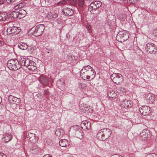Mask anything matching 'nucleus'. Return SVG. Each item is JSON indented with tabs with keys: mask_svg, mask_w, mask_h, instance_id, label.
I'll return each mask as SVG.
<instances>
[{
	"mask_svg": "<svg viewBox=\"0 0 157 157\" xmlns=\"http://www.w3.org/2000/svg\"><path fill=\"white\" fill-rule=\"evenodd\" d=\"M2 101V98L1 97H0V103Z\"/></svg>",
	"mask_w": 157,
	"mask_h": 157,
	"instance_id": "obj_49",
	"label": "nucleus"
},
{
	"mask_svg": "<svg viewBox=\"0 0 157 157\" xmlns=\"http://www.w3.org/2000/svg\"><path fill=\"white\" fill-rule=\"evenodd\" d=\"M84 5V0H78V6L81 8L83 7Z\"/></svg>",
	"mask_w": 157,
	"mask_h": 157,
	"instance_id": "obj_34",
	"label": "nucleus"
},
{
	"mask_svg": "<svg viewBox=\"0 0 157 157\" xmlns=\"http://www.w3.org/2000/svg\"><path fill=\"white\" fill-rule=\"evenodd\" d=\"M129 37L127 31L125 30L120 31L117 36V40L120 42H123L127 40Z\"/></svg>",
	"mask_w": 157,
	"mask_h": 157,
	"instance_id": "obj_7",
	"label": "nucleus"
},
{
	"mask_svg": "<svg viewBox=\"0 0 157 157\" xmlns=\"http://www.w3.org/2000/svg\"><path fill=\"white\" fill-rule=\"evenodd\" d=\"M39 147L37 145L34 144L31 147L30 152L33 154L37 153L39 151Z\"/></svg>",
	"mask_w": 157,
	"mask_h": 157,
	"instance_id": "obj_22",
	"label": "nucleus"
},
{
	"mask_svg": "<svg viewBox=\"0 0 157 157\" xmlns=\"http://www.w3.org/2000/svg\"><path fill=\"white\" fill-rule=\"evenodd\" d=\"M79 126L75 125L71 127L68 131L69 134L72 136L76 135V136L80 139L82 137V133L79 131Z\"/></svg>",
	"mask_w": 157,
	"mask_h": 157,
	"instance_id": "obj_4",
	"label": "nucleus"
},
{
	"mask_svg": "<svg viewBox=\"0 0 157 157\" xmlns=\"http://www.w3.org/2000/svg\"><path fill=\"white\" fill-rule=\"evenodd\" d=\"M95 75L94 70L90 65L85 66L80 71V76L85 80H91L95 77Z\"/></svg>",
	"mask_w": 157,
	"mask_h": 157,
	"instance_id": "obj_1",
	"label": "nucleus"
},
{
	"mask_svg": "<svg viewBox=\"0 0 157 157\" xmlns=\"http://www.w3.org/2000/svg\"><path fill=\"white\" fill-rule=\"evenodd\" d=\"M0 157H7L6 155L3 153L0 152Z\"/></svg>",
	"mask_w": 157,
	"mask_h": 157,
	"instance_id": "obj_39",
	"label": "nucleus"
},
{
	"mask_svg": "<svg viewBox=\"0 0 157 157\" xmlns=\"http://www.w3.org/2000/svg\"><path fill=\"white\" fill-rule=\"evenodd\" d=\"M101 5V3L99 1H96L91 3L89 7L90 10H92L99 8Z\"/></svg>",
	"mask_w": 157,
	"mask_h": 157,
	"instance_id": "obj_10",
	"label": "nucleus"
},
{
	"mask_svg": "<svg viewBox=\"0 0 157 157\" xmlns=\"http://www.w3.org/2000/svg\"><path fill=\"white\" fill-rule=\"evenodd\" d=\"M111 134V131L109 128H105L100 130L97 134L98 138L104 140L108 138Z\"/></svg>",
	"mask_w": 157,
	"mask_h": 157,
	"instance_id": "obj_2",
	"label": "nucleus"
},
{
	"mask_svg": "<svg viewBox=\"0 0 157 157\" xmlns=\"http://www.w3.org/2000/svg\"><path fill=\"white\" fill-rule=\"evenodd\" d=\"M155 140H156V141L157 142V136H156V138Z\"/></svg>",
	"mask_w": 157,
	"mask_h": 157,
	"instance_id": "obj_50",
	"label": "nucleus"
},
{
	"mask_svg": "<svg viewBox=\"0 0 157 157\" xmlns=\"http://www.w3.org/2000/svg\"><path fill=\"white\" fill-rule=\"evenodd\" d=\"M12 135L10 133H6L3 135L2 140L5 143H7L12 139Z\"/></svg>",
	"mask_w": 157,
	"mask_h": 157,
	"instance_id": "obj_17",
	"label": "nucleus"
},
{
	"mask_svg": "<svg viewBox=\"0 0 157 157\" xmlns=\"http://www.w3.org/2000/svg\"><path fill=\"white\" fill-rule=\"evenodd\" d=\"M150 107L147 106H143L139 109L140 113L144 116L148 115L150 112Z\"/></svg>",
	"mask_w": 157,
	"mask_h": 157,
	"instance_id": "obj_11",
	"label": "nucleus"
},
{
	"mask_svg": "<svg viewBox=\"0 0 157 157\" xmlns=\"http://www.w3.org/2000/svg\"><path fill=\"white\" fill-rule=\"evenodd\" d=\"M71 157H74L73 155H71Z\"/></svg>",
	"mask_w": 157,
	"mask_h": 157,
	"instance_id": "obj_51",
	"label": "nucleus"
},
{
	"mask_svg": "<svg viewBox=\"0 0 157 157\" xmlns=\"http://www.w3.org/2000/svg\"><path fill=\"white\" fill-rule=\"evenodd\" d=\"M20 60V63L22 66H26L27 68L30 64V63L31 61L28 58H25L23 57H21Z\"/></svg>",
	"mask_w": 157,
	"mask_h": 157,
	"instance_id": "obj_14",
	"label": "nucleus"
},
{
	"mask_svg": "<svg viewBox=\"0 0 157 157\" xmlns=\"http://www.w3.org/2000/svg\"><path fill=\"white\" fill-rule=\"evenodd\" d=\"M134 155L133 154H130L128 155L127 157H133Z\"/></svg>",
	"mask_w": 157,
	"mask_h": 157,
	"instance_id": "obj_45",
	"label": "nucleus"
},
{
	"mask_svg": "<svg viewBox=\"0 0 157 157\" xmlns=\"http://www.w3.org/2000/svg\"><path fill=\"white\" fill-rule=\"evenodd\" d=\"M126 91V89L123 87H120L118 90V92L121 95L125 94Z\"/></svg>",
	"mask_w": 157,
	"mask_h": 157,
	"instance_id": "obj_31",
	"label": "nucleus"
},
{
	"mask_svg": "<svg viewBox=\"0 0 157 157\" xmlns=\"http://www.w3.org/2000/svg\"><path fill=\"white\" fill-rule=\"evenodd\" d=\"M15 17L16 18L17 17V16H16V17Z\"/></svg>",
	"mask_w": 157,
	"mask_h": 157,
	"instance_id": "obj_52",
	"label": "nucleus"
},
{
	"mask_svg": "<svg viewBox=\"0 0 157 157\" xmlns=\"http://www.w3.org/2000/svg\"><path fill=\"white\" fill-rule=\"evenodd\" d=\"M6 31L7 34L13 35H16L20 32V29L15 26L8 27Z\"/></svg>",
	"mask_w": 157,
	"mask_h": 157,
	"instance_id": "obj_9",
	"label": "nucleus"
},
{
	"mask_svg": "<svg viewBox=\"0 0 157 157\" xmlns=\"http://www.w3.org/2000/svg\"><path fill=\"white\" fill-rule=\"evenodd\" d=\"M147 131V132L146 134L143 136H141L142 139L144 140H147L148 138H149L151 136V134L149 131Z\"/></svg>",
	"mask_w": 157,
	"mask_h": 157,
	"instance_id": "obj_29",
	"label": "nucleus"
},
{
	"mask_svg": "<svg viewBox=\"0 0 157 157\" xmlns=\"http://www.w3.org/2000/svg\"><path fill=\"white\" fill-rule=\"evenodd\" d=\"M155 35L156 37H157V31L155 32Z\"/></svg>",
	"mask_w": 157,
	"mask_h": 157,
	"instance_id": "obj_48",
	"label": "nucleus"
},
{
	"mask_svg": "<svg viewBox=\"0 0 157 157\" xmlns=\"http://www.w3.org/2000/svg\"><path fill=\"white\" fill-rule=\"evenodd\" d=\"M8 100L10 103L13 104H14L16 102L18 103L21 101L20 98H17L12 95H10L9 96Z\"/></svg>",
	"mask_w": 157,
	"mask_h": 157,
	"instance_id": "obj_16",
	"label": "nucleus"
},
{
	"mask_svg": "<svg viewBox=\"0 0 157 157\" xmlns=\"http://www.w3.org/2000/svg\"><path fill=\"white\" fill-rule=\"evenodd\" d=\"M110 78L117 85H120L123 81V76L119 73H114L111 76Z\"/></svg>",
	"mask_w": 157,
	"mask_h": 157,
	"instance_id": "obj_6",
	"label": "nucleus"
},
{
	"mask_svg": "<svg viewBox=\"0 0 157 157\" xmlns=\"http://www.w3.org/2000/svg\"><path fill=\"white\" fill-rule=\"evenodd\" d=\"M4 3V1L3 0H0V5Z\"/></svg>",
	"mask_w": 157,
	"mask_h": 157,
	"instance_id": "obj_46",
	"label": "nucleus"
},
{
	"mask_svg": "<svg viewBox=\"0 0 157 157\" xmlns=\"http://www.w3.org/2000/svg\"><path fill=\"white\" fill-rule=\"evenodd\" d=\"M145 98L147 102L151 104L155 101V96L151 93L146 94Z\"/></svg>",
	"mask_w": 157,
	"mask_h": 157,
	"instance_id": "obj_13",
	"label": "nucleus"
},
{
	"mask_svg": "<svg viewBox=\"0 0 157 157\" xmlns=\"http://www.w3.org/2000/svg\"><path fill=\"white\" fill-rule=\"evenodd\" d=\"M59 145L61 147H67L69 145V142L66 139H61L59 142Z\"/></svg>",
	"mask_w": 157,
	"mask_h": 157,
	"instance_id": "obj_20",
	"label": "nucleus"
},
{
	"mask_svg": "<svg viewBox=\"0 0 157 157\" xmlns=\"http://www.w3.org/2000/svg\"><path fill=\"white\" fill-rule=\"evenodd\" d=\"M145 49L147 52L153 54H155L156 51L154 44L151 43H148L146 44Z\"/></svg>",
	"mask_w": 157,
	"mask_h": 157,
	"instance_id": "obj_8",
	"label": "nucleus"
},
{
	"mask_svg": "<svg viewBox=\"0 0 157 157\" xmlns=\"http://www.w3.org/2000/svg\"><path fill=\"white\" fill-rule=\"evenodd\" d=\"M66 2V1L65 0H63L61 1L59 3L61 4H63Z\"/></svg>",
	"mask_w": 157,
	"mask_h": 157,
	"instance_id": "obj_43",
	"label": "nucleus"
},
{
	"mask_svg": "<svg viewBox=\"0 0 157 157\" xmlns=\"http://www.w3.org/2000/svg\"><path fill=\"white\" fill-rule=\"evenodd\" d=\"M111 157H122L121 155H117V154H114L113 155H112Z\"/></svg>",
	"mask_w": 157,
	"mask_h": 157,
	"instance_id": "obj_40",
	"label": "nucleus"
},
{
	"mask_svg": "<svg viewBox=\"0 0 157 157\" xmlns=\"http://www.w3.org/2000/svg\"><path fill=\"white\" fill-rule=\"evenodd\" d=\"M35 64L36 63L34 62L31 60L30 63V64L28 67V68L32 71H34L36 69V67L35 66Z\"/></svg>",
	"mask_w": 157,
	"mask_h": 157,
	"instance_id": "obj_21",
	"label": "nucleus"
},
{
	"mask_svg": "<svg viewBox=\"0 0 157 157\" xmlns=\"http://www.w3.org/2000/svg\"><path fill=\"white\" fill-rule=\"evenodd\" d=\"M87 29L88 30V31L89 33H91L92 32V30H91V27L90 25L89 24H87V25L86 27Z\"/></svg>",
	"mask_w": 157,
	"mask_h": 157,
	"instance_id": "obj_38",
	"label": "nucleus"
},
{
	"mask_svg": "<svg viewBox=\"0 0 157 157\" xmlns=\"http://www.w3.org/2000/svg\"><path fill=\"white\" fill-rule=\"evenodd\" d=\"M147 131H148L146 129L143 130L140 133V136L141 137L143 136L144 135L147 133Z\"/></svg>",
	"mask_w": 157,
	"mask_h": 157,
	"instance_id": "obj_35",
	"label": "nucleus"
},
{
	"mask_svg": "<svg viewBox=\"0 0 157 157\" xmlns=\"http://www.w3.org/2000/svg\"><path fill=\"white\" fill-rule=\"evenodd\" d=\"M64 132L63 130L60 129H56L55 132L56 136L59 137L63 136L64 135Z\"/></svg>",
	"mask_w": 157,
	"mask_h": 157,
	"instance_id": "obj_25",
	"label": "nucleus"
},
{
	"mask_svg": "<svg viewBox=\"0 0 157 157\" xmlns=\"http://www.w3.org/2000/svg\"><path fill=\"white\" fill-rule=\"evenodd\" d=\"M63 12L64 15L68 16L72 15L74 13L73 10L72 9L69 8H64L63 10Z\"/></svg>",
	"mask_w": 157,
	"mask_h": 157,
	"instance_id": "obj_19",
	"label": "nucleus"
},
{
	"mask_svg": "<svg viewBox=\"0 0 157 157\" xmlns=\"http://www.w3.org/2000/svg\"><path fill=\"white\" fill-rule=\"evenodd\" d=\"M28 137L29 138V139L30 141L33 143H35L38 140V138L36 137V135L35 134L31 132H29L28 133Z\"/></svg>",
	"mask_w": 157,
	"mask_h": 157,
	"instance_id": "obj_18",
	"label": "nucleus"
},
{
	"mask_svg": "<svg viewBox=\"0 0 157 157\" xmlns=\"http://www.w3.org/2000/svg\"><path fill=\"white\" fill-rule=\"evenodd\" d=\"M79 87L82 89H85L86 88V85L85 84L82 83H80V84L79 85Z\"/></svg>",
	"mask_w": 157,
	"mask_h": 157,
	"instance_id": "obj_37",
	"label": "nucleus"
},
{
	"mask_svg": "<svg viewBox=\"0 0 157 157\" xmlns=\"http://www.w3.org/2000/svg\"><path fill=\"white\" fill-rule=\"evenodd\" d=\"M7 66L10 69L17 70L20 68L21 66L18 61L16 59H11L9 60Z\"/></svg>",
	"mask_w": 157,
	"mask_h": 157,
	"instance_id": "obj_5",
	"label": "nucleus"
},
{
	"mask_svg": "<svg viewBox=\"0 0 157 157\" xmlns=\"http://www.w3.org/2000/svg\"><path fill=\"white\" fill-rule=\"evenodd\" d=\"M24 6V4L23 3L21 2L16 5L14 7V9L15 10H18L19 9L22 8Z\"/></svg>",
	"mask_w": 157,
	"mask_h": 157,
	"instance_id": "obj_32",
	"label": "nucleus"
},
{
	"mask_svg": "<svg viewBox=\"0 0 157 157\" xmlns=\"http://www.w3.org/2000/svg\"><path fill=\"white\" fill-rule=\"evenodd\" d=\"M147 157H157V155L154 153H150L147 155Z\"/></svg>",
	"mask_w": 157,
	"mask_h": 157,
	"instance_id": "obj_36",
	"label": "nucleus"
},
{
	"mask_svg": "<svg viewBox=\"0 0 157 157\" xmlns=\"http://www.w3.org/2000/svg\"><path fill=\"white\" fill-rule=\"evenodd\" d=\"M118 18L120 20L124 21L126 18V16L125 14H121L118 16Z\"/></svg>",
	"mask_w": 157,
	"mask_h": 157,
	"instance_id": "obj_33",
	"label": "nucleus"
},
{
	"mask_svg": "<svg viewBox=\"0 0 157 157\" xmlns=\"http://www.w3.org/2000/svg\"><path fill=\"white\" fill-rule=\"evenodd\" d=\"M117 91L116 90H113L109 89L108 90L107 95L110 98H115L117 95Z\"/></svg>",
	"mask_w": 157,
	"mask_h": 157,
	"instance_id": "obj_12",
	"label": "nucleus"
},
{
	"mask_svg": "<svg viewBox=\"0 0 157 157\" xmlns=\"http://www.w3.org/2000/svg\"><path fill=\"white\" fill-rule=\"evenodd\" d=\"M3 42L0 40V46H2Z\"/></svg>",
	"mask_w": 157,
	"mask_h": 157,
	"instance_id": "obj_47",
	"label": "nucleus"
},
{
	"mask_svg": "<svg viewBox=\"0 0 157 157\" xmlns=\"http://www.w3.org/2000/svg\"><path fill=\"white\" fill-rule=\"evenodd\" d=\"M15 0H6V2L8 3H12L14 2Z\"/></svg>",
	"mask_w": 157,
	"mask_h": 157,
	"instance_id": "obj_41",
	"label": "nucleus"
},
{
	"mask_svg": "<svg viewBox=\"0 0 157 157\" xmlns=\"http://www.w3.org/2000/svg\"><path fill=\"white\" fill-rule=\"evenodd\" d=\"M7 18V16L6 13L0 12V21H4Z\"/></svg>",
	"mask_w": 157,
	"mask_h": 157,
	"instance_id": "obj_30",
	"label": "nucleus"
},
{
	"mask_svg": "<svg viewBox=\"0 0 157 157\" xmlns=\"http://www.w3.org/2000/svg\"><path fill=\"white\" fill-rule=\"evenodd\" d=\"M43 157H52V156L49 154H46L44 155Z\"/></svg>",
	"mask_w": 157,
	"mask_h": 157,
	"instance_id": "obj_44",
	"label": "nucleus"
},
{
	"mask_svg": "<svg viewBox=\"0 0 157 157\" xmlns=\"http://www.w3.org/2000/svg\"><path fill=\"white\" fill-rule=\"evenodd\" d=\"M26 14V12L24 10H19L18 14V16L20 18H22L24 17Z\"/></svg>",
	"mask_w": 157,
	"mask_h": 157,
	"instance_id": "obj_24",
	"label": "nucleus"
},
{
	"mask_svg": "<svg viewBox=\"0 0 157 157\" xmlns=\"http://www.w3.org/2000/svg\"><path fill=\"white\" fill-rule=\"evenodd\" d=\"M122 104L124 108L129 107L131 106V101L129 100H127L126 99H125L123 101Z\"/></svg>",
	"mask_w": 157,
	"mask_h": 157,
	"instance_id": "obj_27",
	"label": "nucleus"
},
{
	"mask_svg": "<svg viewBox=\"0 0 157 157\" xmlns=\"http://www.w3.org/2000/svg\"><path fill=\"white\" fill-rule=\"evenodd\" d=\"M44 29L45 26L44 25L40 24L33 27L30 32L34 36H38L42 34Z\"/></svg>",
	"mask_w": 157,
	"mask_h": 157,
	"instance_id": "obj_3",
	"label": "nucleus"
},
{
	"mask_svg": "<svg viewBox=\"0 0 157 157\" xmlns=\"http://www.w3.org/2000/svg\"><path fill=\"white\" fill-rule=\"evenodd\" d=\"M81 125L83 129L86 130L90 128L91 123L87 121H84L81 122Z\"/></svg>",
	"mask_w": 157,
	"mask_h": 157,
	"instance_id": "obj_15",
	"label": "nucleus"
},
{
	"mask_svg": "<svg viewBox=\"0 0 157 157\" xmlns=\"http://www.w3.org/2000/svg\"><path fill=\"white\" fill-rule=\"evenodd\" d=\"M18 47L22 50H25L28 48V45L25 43H20L18 45Z\"/></svg>",
	"mask_w": 157,
	"mask_h": 157,
	"instance_id": "obj_23",
	"label": "nucleus"
},
{
	"mask_svg": "<svg viewBox=\"0 0 157 157\" xmlns=\"http://www.w3.org/2000/svg\"><path fill=\"white\" fill-rule=\"evenodd\" d=\"M137 0H130L129 2L131 3L134 4L137 2Z\"/></svg>",
	"mask_w": 157,
	"mask_h": 157,
	"instance_id": "obj_42",
	"label": "nucleus"
},
{
	"mask_svg": "<svg viewBox=\"0 0 157 157\" xmlns=\"http://www.w3.org/2000/svg\"><path fill=\"white\" fill-rule=\"evenodd\" d=\"M58 16L57 13L55 12H49L47 15V17L50 19H55Z\"/></svg>",
	"mask_w": 157,
	"mask_h": 157,
	"instance_id": "obj_26",
	"label": "nucleus"
},
{
	"mask_svg": "<svg viewBox=\"0 0 157 157\" xmlns=\"http://www.w3.org/2000/svg\"><path fill=\"white\" fill-rule=\"evenodd\" d=\"M40 80L45 84L47 83L48 82V79L46 76L41 75L40 76Z\"/></svg>",
	"mask_w": 157,
	"mask_h": 157,
	"instance_id": "obj_28",
	"label": "nucleus"
}]
</instances>
